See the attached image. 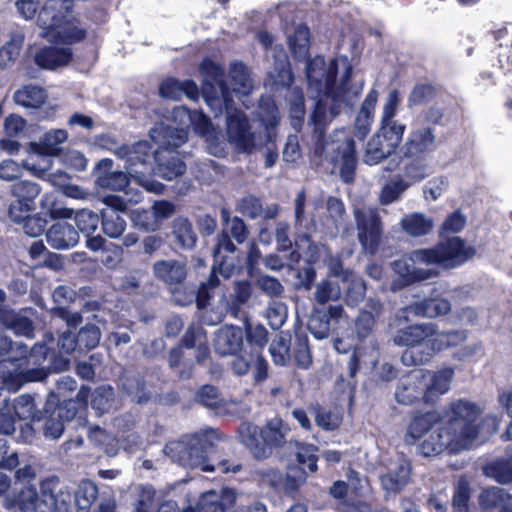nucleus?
<instances>
[{
  "instance_id": "nucleus-1",
  "label": "nucleus",
  "mask_w": 512,
  "mask_h": 512,
  "mask_svg": "<svg viewBox=\"0 0 512 512\" xmlns=\"http://www.w3.org/2000/svg\"><path fill=\"white\" fill-rule=\"evenodd\" d=\"M481 414L482 410L475 402L465 399L452 401L444 410L440 431L431 432L421 442V454L434 456L445 449L459 453L470 449L477 441H484L496 432L498 419L487 415L479 422Z\"/></svg>"
},
{
  "instance_id": "nucleus-2",
  "label": "nucleus",
  "mask_w": 512,
  "mask_h": 512,
  "mask_svg": "<svg viewBox=\"0 0 512 512\" xmlns=\"http://www.w3.org/2000/svg\"><path fill=\"white\" fill-rule=\"evenodd\" d=\"M352 67L344 57L330 59L316 56L306 62L308 91L315 98L312 120L319 128L353 104L360 89L349 86Z\"/></svg>"
},
{
  "instance_id": "nucleus-3",
  "label": "nucleus",
  "mask_w": 512,
  "mask_h": 512,
  "mask_svg": "<svg viewBox=\"0 0 512 512\" xmlns=\"http://www.w3.org/2000/svg\"><path fill=\"white\" fill-rule=\"evenodd\" d=\"M223 107L226 111L225 134L221 132L223 136L221 147L223 150L225 141L239 153H252L272 141L274 137L273 128L278 125L280 120L274 103L269 102L266 111L261 113L263 126L259 128H254L250 124L243 111L232 108L231 102H224Z\"/></svg>"
},
{
  "instance_id": "nucleus-4",
  "label": "nucleus",
  "mask_w": 512,
  "mask_h": 512,
  "mask_svg": "<svg viewBox=\"0 0 512 512\" xmlns=\"http://www.w3.org/2000/svg\"><path fill=\"white\" fill-rule=\"evenodd\" d=\"M73 0H47L39 12V36L54 44L71 45L84 39L85 31L69 15Z\"/></svg>"
},
{
  "instance_id": "nucleus-5",
  "label": "nucleus",
  "mask_w": 512,
  "mask_h": 512,
  "mask_svg": "<svg viewBox=\"0 0 512 512\" xmlns=\"http://www.w3.org/2000/svg\"><path fill=\"white\" fill-rule=\"evenodd\" d=\"M149 135L158 147L154 150L156 174L168 181L182 175L185 164L175 149L186 142L187 132L182 129L170 130L163 124H156L150 129Z\"/></svg>"
},
{
  "instance_id": "nucleus-6",
  "label": "nucleus",
  "mask_w": 512,
  "mask_h": 512,
  "mask_svg": "<svg viewBox=\"0 0 512 512\" xmlns=\"http://www.w3.org/2000/svg\"><path fill=\"white\" fill-rule=\"evenodd\" d=\"M289 432V425L279 417L268 420L262 427L244 422L238 429L240 442L256 459H266L272 448L283 446Z\"/></svg>"
},
{
  "instance_id": "nucleus-7",
  "label": "nucleus",
  "mask_w": 512,
  "mask_h": 512,
  "mask_svg": "<svg viewBox=\"0 0 512 512\" xmlns=\"http://www.w3.org/2000/svg\"><path fill=\"white\" fill-rule=\"evenodd\" d=\"M215 432L213 430L206 431L204 435L196 434L189 442V447L183 441H175L167 444L164 453L172 460L188 465L190 467H200L204 472H212L218 470L221 473L239 471L240 466H229L228 462L220 461L216 466L206 464L205 452L212 445L211 439Z\"/></svg>"
},
{
  "instance_id": "nucleus-8",
  "label": "nucleus",
  "mask_w": 512,
  "mask_h": 512,
  "mask_svg": "<svg viewBox=\"0 0 512 512\" xmlns=\"http://www.w3.org/2000/svg\"><path fill=\"white\" fill-rule=\"evenodd\" d=\"M315 153L325 156L338 167L345 182L352 180L357 165V154L354 139L345 130L335 131L328 137L319 132Z\"/></svg>"
},
{
  "instance_id": "nucleus-9",
  "label": "nucleus",
  "mask_w": 512,
  "mask_h": 512,
  "mask_svg": "<svg viewBox=\"0 0 512 512\" xmlns=\"http://www.w3.org/2000/svg\"><path fill=\"white\" fill-rule=\"evenodd\" d=\"M247 338L245 355L233 358L231 369L237 375L253 373L255 381L260 382L267 378V362L262 356V350L268 342V331L262 326H247L244 331Z\"/></svg>"
},
{
  "instance_id": "nucleus-10",
  "label": "nucleus",
  "mask_w": 512,
  "mask_h": 512,
  "mask_svg": "<svg viewBox=\"0 0 512 512\" xmlns=\"http://www.w3.org/2000/svg\"><path fill=\"white\" fill-rule=\"evenodd\" d=\"M172 117L180 126L178 129H182L185 132L186 130L183 127L190 124L193 130L207 142L209 152L214 156H221L223 152L221 147V143L223 142L221 131L215 128L210 119L201 111H191L185 106H178L173 109ZM162 124L170 130L176 129L164 123Z\"/></svg>"
},
{
  "instance_id": "nucleus-11",
  "label": "nucleus",
  "mask_w": 512,
  "mask_h": 512,
  "mask_svg": "<svg viewBox=\"0 0 512 512\" xmlns=\"http://www.w3.org/2000/svg\"><path fill=\"white\" fill-rule=\"evenodd\" d=\"M200 73L203 76V95L207 105L215 112V116L222 112L224 102H232V92L223 81V70L214 62L205 59L200 64Z\"/></svg>"
},
{
  "instance_id": "nucleus-12",
  "label": "nucleus",
  "mask_w": 512,
  "mask_h": 512,
  "mask_svg": "<svg viewBox=\"0 0 512 512\" xmlns=\"http://www.w3.org/2000/svg\"><path fill=\"white\" fill-rule=\"evenodd\" d=\"M357 238L365 252L374 254L381 243L382 225L377 208L358 206L354 208Z\"/></svg>"
},
{
  "instance_id": "nucleus-13",
  "label": "nucleus",
  "mask_w": 512,
  "mask_h": 512,
  "mask_svg": "<svg viewBox=\"0 0 512 512\" xmlns=\"http://www.w3.org/2000/svg\"><path fill=\"white\" fill-rule=\"evenodd\" d=\"M41 187L28 180L13 183L7 212L8 217L15 223H21L31 215L36 208V198L40 195Z\"/></svg>"
},
{
  "instance_id": "nucleus-14",
  "label": "nucleus",
  "mask_w": 512,
  "mask_h": 512,
  "mask_svg": "<svg viewBox=\"0 0 512 512\" xmlns=\"http://www.w3.org/2000/svg\"><path fill=\"white\" fill-rule=\"evenodd\" d=\"M426 250L431 264H438L444 268L458 266L475 254V249L466 244L460 237L445 239L435 247Z\"/></svg>"
},
{
  "instance_id": "nucleus-15",
  "label": "nucleus",
  "mask_w": 512,
  "mask_h": 512,
  "mask_svg": "<svg viewBox=\"0 0 512 512\" xmlns=\"http://www.w3.org/2000/svg\"><path fill=\"white\" fill-rule=\"evenodd\" d=\"M434 333V323H422L399 329L393 336V342L398 346H406L401 355V361L406 366L422 365V362L406 361V354L414 351L423 354L426 350L427 339Z\"/></svg>"
},
{
  "instance_id": "nucleus-16",
  "label": "nucleus",
  "mask_w": 512,
  "mask_h": 512,
  "mask_svg": "<svg viewBox=\"0 0 512 512\" xmlns=\"http://www.w3.org/2000/svg\"><path fill=\"white\" fill-rule=\"evenodd\" d=\"M417 264H431L426 249H419L404 255L402 258L393 262V270L397 273L404 285L411 284L416 281H424L430 279L435 274L432 271H422L418 269Z\"/></svg>"
},
{
  "instance_id": "nucleus-17",
  "label": "nucleus",
  "mask_w": 512,
  "mask_h": 512,
  "mask_svg": "<svg viewBox=\"0 0 512 512\" xmlns=\"http://www.w3.org/2000/svg\"><path fill=\"white\" fill-rule=\"evenodd\" d=\"M115 153L126 160V169L131 177L145 174L152 169V151L147 141H138L131 146L123 145Z\"/></svg>"
},
{
  "instance_id": "nucleus-18",
  "label": "nucleus",
  "mask_w": 512,
  "mask_h": 512,
  "mask_svg": "<svg viewBox=\"0 0 512 512\" xmlns=\"http://www.w3.org/2000/svg\"><path fill=\"white\" fill-rule=\"evenodd\" d=\"M417 371L420 377L425 403H434L449 391L454 377V370L452 368L445 367L438 371Z\"/></svg>"
},
{
  "instance_id": "nucleus-19",
  "label": "nucleus",
  "mask_w": 512,
  "mask_h": 512,
  "mask_svg": "<svg viewBox=\"0 0 512 512\" xmlns=\"http://www.w3.org/2000/svg\"><path fill=\"white\" fill-rule=\"evenodd\" d=\"M244 339L245 333L241 327L223 326L215 332L214 351L220 356H233L234 358L245 355Z\"/></svg>"
},
{
  "instance_id": "nucleus-20",
  "label": "nucleus",
  "mask_w": 512,
  "mask_h": 512,
  "mask_svg": "<svg viewBox=\"0 0 512 512\" xmlns=\"http://www.w3.org/2000/svg\"><path fill=\"white\" fill-rule=\"evenodd\" d=\"M436 144V135L431 127H419L410 131L401 147L403 157H427Z\"/></svg>"
},
{
  "instance_id": "nucleus-21",
  "label": "nucleus",
  "mask_w": 512,
  "mask_h": 512,
  "mask_svg": "<svg viewBox=\"0 0 512 512\" xmlns=\"http://www.w3.org/2000/svg\"><path fill=\"white\" fill-rule=\"evenodd\" d=\"M410 480V462L408 459L398 456L390 460L387 471L380 476V482L387 493L400 492Z\"/></svg>"
},
{
  "instance_id": "nucleus-22",
  "label": "nucleus",
  "mask_w": 512,
  "mask_h": 512,
  "mask_svg": "<svg viewBox=\"0 0 512 512\" xmlns=\"http://www.w3.org/2000/svg\"><path fill=\"white\" fill-rule=\"evenodd\" d=\"M94 183L102 189L122 191L129 184L126 173L114 170L113 161L108 158L101 159L93 170Z\"/></svg>"
},
{
  "instance_id": "nucleus-23",
  "label": "nucleus",
  "mask_w": 512,
  "mask_h": 512,
  "mask_svg": "<svg viewBox=\"0 0 512 512\" xmlns=\"http://www.w3.org/2000/svg\"><path fill=\"white\" fill-rule=\"evenodd\" d=\"M234 271L235 264L227 260H223L218 267L216 265L213 266L211 275L207 281L203 282L199 287L196 296V301L199 308H205L208 305V301L212 296V292L219 286L220 281L217 277V273L225 279H228L234 274Z\"/></svg>"
},
{
  "instance_id": "nucleus-24",
  "label": "nucleus",
  "mask_w": 512,
  "mask_h": 512,
  "mask_svg": "<svg viewBox=\"0 0 512 512\" xmlns=\"http://www.w3.org/2000/svg\"><path fill=\"white\" fill-rule=\"evenodd\" d=\"M48 244L54 249H68L74 247L79 241V234L71 224L57 222L46 233Z\"/></svg>"
},
{
  "instance_id": "nucleus-25",
  "label": "nucleus",
  "mask_w": 512,
  "mask_h": 512,
  "mask_svg": "<svg viewBox=\"0 0 512 512\" xmlns=\"http://www.w3.org/2000/svg\"><path fill=\"white\" fill-rule=\"evenodd\" d=\"M395 398L398 403L409 405L416 401L424 402V394L418 371L411 372L401 380L395 391Z\"/></svg>"
},
{
  "instance_id": "nucleus-26",
  "label": "nucleus",
  "mask_w": 512,
  "mask_h": 512,
  "mask_svg": "<svg viewBox=\"0 0 512 512\" xmlns=\"http://www.w3.org/2000/svg\"><path fill=\"white\" fill-rule=\"evenodd\" d=\"M377 100L378 92L372 89L361 105L355 120V136L359 140H363L370 132Z\"/></svg>"
},
{
  "instance_id": "nucleus-27",
  "label": "nucleus",
  "mask_w": 512,
  "mask_h": 512,
  "mask_svg": "<svg viewBox=\"0 0 512 512\" xmlns=\"http://www.w3.org/2000/svg\"><path fill=\"white\" fill-rule=\"evenodd\" d=\"M480 503L483 506L481 512H512V496L502 488L485 489L480 495Z\"/></svg>"
},
{
  "instance_id": "nucleus-28",
  "label": "nucleus",
  "mask_w": 512,
  "mask_h": 512,
  "mask_svg": "<svg viewBox=\"0 0 512 512\" xmlns=\"http://www.w3.org/2000/svg\"><path fill=\"white\" fill-rule=\"evenodd\" d=\"M72 59V50L69 47H47L34 56L36 64L44 69H56L67 65Z\"/></svg>"
},
{
  "instance_id": "nucleus-29",
  "label": "nucleus",
  "mask_w": 512,
  "mask_h": 512,
  "mask_svg": "<svg viewBox=\"0 0 512 512\" xmlns=\"http://www.w3.org/2000/svg\"><path fill=\"white\" fill-rule=\"evenodd\" d=\"M157 278L167 284L181 283L186 278V265L178 260H161L153 265Z\"/></svg>"
},
{
  "instance_id": "nucleus-30",
  "label": "nucleus",
  "mask_w": 512,
  "mask_h": 512,
  "mask_svg": "<svg viewBox=\"0 0 512 512\" xmlns=\"http://www.w3.org/2000/svg\"><path fill=\"white\" fill-rule=\"evenodd\" d=\"M39 506H44L41 512H71V494L60 492L54 495L50 483H43L41 486V501Z\"/></svg>"
},
{
  "instance_id": "nucleus-31",
  "label": "nucleus",
  "mask_w": 512,
  "mask_h": 512,
  "mask_svg": "<svg viewBox=\"0 0 512 512\" xmlns=\"http://www.w3.org/2000/svg\"><path fill=\"white\" fill-rule=\"evenodd\" d=\"M41 501V495L39 496L36 493V490L33 486L27 485L23 486L20 491L14 495L13 498L6 497L4 500V505L7 508H18L23 512H29L33 510H37L41 512L44 506H39Z\"/></svg>"
},
{
  "instance_id": "nucleus-32",
  "label": "nucleus",
  "mask_w": 512,
  "mask_h": 512,
  "mask_svg": "<svg viewBox=\"0 0 512 512\" xmlns=\"http://www.w3.org/2000/svg\"><path fill=\"white\" fill-rule=\"evenodd\" d=\"M448 349L444 331L440 332L436 324H434V333L427 339L426 350L423 354L410 351L406 354V361L408 362H422V365L427 363L435 353Z\"/></svg>"
},
{
  "instance_id": "nucleus-33",
  "label": "nucleus",
  "mask_w": 512,
  "mask_h": 512,
  "mask_svg": "<svg viewBox=\"0 0 512 512\" xmlns=\"http://www.w3.org/2000/svg\"><path fill=\"white\" fill-rule=\"evenodd\" d=\"M159 92L161 97L177 100L182 95H185L189 99H197L199 90L197 85L192 81L180 82L176 79H167L160 85Z\"/></svg>"
},
{
  "instance_id": "nucleus-34",
  "label": "nucleus",
  "mask_w": 512,
  "mask_h": 512,
  "mask_svg": "<svg viewBox=\"0 0 512 512\" xmlns=\"http://www.w3.org/2000/svg\"><path fill=\"white\" fill-rule=\"evenodd\" d=\"M407 160L400 175L408 185H413L427 178L432 169L427 157H403Z\"/></svg>"
},
{
  "instance_id": "nucleus-35",
  "label": "nucleus",
  "mask_w": 512,
  "mask_h": 512,
  "mask_svg": "<svg viewBox=\"0 0 512 512\" xmlns=\"http://www.w3.org/2000/svg\"><path fill=\"white\" fill-rule=\"evenodd\" d=\"M8 41L0 48V66L2 68L12 66L18 59L25 33L22 29H14L9 32Z\"/></svg>"
},
{
  "instance_id": "nucleus-36",
  "label": "nucleus",
  "mask_w": 512,
  "mask_h": 512,
  "mask_svg": "<svg viewBox=\"0 0 512 512\" xmlns=\"http://www.w3.org/2000/svg\"><path fill=\"white\" fill-rule=\"evenodd\" d=\"M438 419V415L434 412L415 415L408 424L405 442L414 444L430 431Z\"/></svg>"
},
{
  "instance_id": "nucleus-37",
  "label": "nucleus",
  "mask_w": 512,
  "mask_h": 512,
  "mask_svg": "<svg viewBox=\"0 0 512 512\" xmlns=\"http://www.w3.org/2000/svg\"><path fill=\"white\" fill-rule=\"evenodd\" d=\"M400 224L403 231L411 237L425 236L429 234L434 227V221L431 217L418 212L405 215L401 219Z\"/></svg>"
},
{
  "instance_id": "nucleus-38",
  "label": "nucleus",
  "mask_w": 512,
  "mask_h": 512,
  "mask_svg": "<svg viewBox=\"0 0 512 512\" xmlns=\"http://www.w3.org/2000/svg\"><path fill=\"white\" fill-rule=\"evenodd\" d=\"M0 322L7 329L12 330L16 335L33 337L34 327L32 322L25 316L12 310H0Z\"/></svg>"
},
{
  "instance_id": "nucleus-39",
  "label": "nucleus",
  "mask_w": 512,
  "mask_h": 512,
  "mask_svg": "<svg viewBox=\"0 0 512 512\" xmlns=\"http://www.w3.org/2000/svg\"><path fill=\"white\" fill-rule=\"evenodd\" d=\"M415 316L436 318L446 315L451 310V303L445 298H426L413 304Z\"/></svg>"
},
{
  "instance_id": "nucleus-40",
  "label": "nucleus",
  "mask_w": 512,
  "mask_h": 512,
  "mask_svg": "<svg viewBox=\"0 0 512 512\" xmlns=\"http://www.w3.org/2000/svg\"><path fill=\"white\" fill-rule=\"evenodd\" d=\"M172 234L182 248L192 249L196 245L197 235L192 223L185 217L178 216L173 220Z\"/></svg>"
},
{
  "instance_id": "nucleus-41",
  "label": "nucleus",
  "mask_w": 512,
  "mask_h": 512,
  "mask_svg": "<svg viewBox=\"0 0 512 512\" xmlns=\"http://www.w3.org/2000/svg\"><path fill=\"white\" fill-rule=\"evenodd\" d=\"M309 411L313 415L316 425L325 431H334L342 423V416L337 410L326 409L314 404L309 406Z\"/></svg>"
},
{
  "instance_id": "nucleus-42",
  "label": "nucleus",
  "mask_w": 512,
  "mask_h": 512,
  "mask_svg": "<svg viewBox=\"0 0 512 512\" xmlns=\"http://www.w3.org/2000/svg\"><path fill=\"white\" fill-rule=\"evenodd\" d=\"M47 98L43 88L34 85H27L14 93V101L26 108H39Z\"/></svg>"
},
{
  "instance_id": "nucleus-43",
  "label": "nucleus",
  "mask_w": 512,
  "mask_h": 512,
  "mask_svg": "<svg viewBox=\"0 0 512 512\" xmlns=\"http://www.w3.org/2000/svg\"><path fill=\"white\" fill-rule=\"evenodd\" d=\"M394 152L395 151L375 133L366 145L363 161L368 165H375Z\"/></svg>"
},
{
  "instance_id": "nucleus-44",
  "label": "nucleus",
  "mask_w": 512,
  "mask_h": 512,
  "mask_svg": "<svg viewBox=\"0 0 512 512\" xmlns=\"http://www.w3.org/2000/svg\"><path fill=\"white\" fill-rule=\"evenodd\" d=\"M68 138L65 130L56 129L46 132L39 142L35 144L37 151L49 156H55L60 152V145L63 144Z\"/></svg>"
},
{
  "instance_id": "nucleus-45",
  "label": "nucleus",
  "mask_w": 512,
  "mask_h": 512,
  "mask_svg": "<svg viewBox=\"0 0 512 512\" xmlns=\"http://www.w3.org/2000/svg\"><path fill=\"white\" fill-rule=\"evenodd\" d=\"M76 414V403L74 401H69L66 403V407H61L58 410L57 417L58 418H50L45 423V434L46 436H50L54 439L59 438L64 431V424L61 419L65 418L70 420L74 418Z\"/></svg>"
},
{
  "instance_id": "nucleus-46",
  "label": "nucleus",
  "mask_w": 512,
  "mask_h": 512,
  "mask_svg": "<svg viewBox=\"0 0 512 512\" xmlns=\"http://www.w3.org/2000/svg\"><path fill=\"white\" fill-rule=\"evenodd\" d=\"M251 294L252 288L248 281H236L231 295L232 300L225 304V311L237 317L241 307L249 301Z\"/></svg>"
},
{
  "instance_id": "nucleus-47",
  "label": "nucleus",
  "mask_w": 512,
  "mask_h": 512,
  "mask_svg": "<svg viewBox=\"0 0 512 512\" xmlns=\"http://www.w3.org/2000/svg\"><path fill=\"white\" fill-rule=\"evenodd\" d=\"M232 92L240 95H248L253 90V81L250 78L247 67L242 63H234L230 69Z\"/></svg>"
},
{
  "instance_id": "nucleus-48",
  "label": "nucleus",
  "mask_w": 512,
  "mask_h": 512,
  "mask_svg": "<svg viewBox=\"0 0 512 512\" xmlns=\"http://www.w3.org/2000/svg\"><path fill=\"white\" fill-rule=\"evenodd\" d=\"M102 230L109 238H119L126 229V221L113 210H102Z\"/></svg>"
},
{
  "instance_id": "nucleus-49",
  "label": "nucleus",
  "mask_w": 512,
  "mask_h": 512,
  "mask_svg": "<svg viewBox=\"0 0 512 512\" xmlns=\"http://www.w3.org/2000/svg\"><path fill=\"white\" fill-rule=\"evenodd\" d=\"M405 128L404 124L397 121L380 122V128L376 133L395 151L403 139Z\"/></svg>"
},
{
  "instance_id": "nucleus-50",
  "label": "nucleus",
  "mask_w": 512,
  "mask_h": 512,
  "mask_svg": "<svg viewBox=\"0 0 512 512\" xmlns=\"http://www.w3.org/2000/svg\"><path fill=\"white\" fill-rule=\"evenodd\" d=\"M345 289V302L347 305L355 306L363 300L366 292L365 283L355 274L349 275L341 281Z\"/></svg>"
},
{
  "instance_id": "nucleus-51",
  "label": "nucleus",
  "mask_w": 512,
  "mask_h": 512,
  "mask_svg": "<svg viewBox=\"0 0 512 512\" xmlns=\"http://www.w3.org/2000/svg\"><path fill=\"white\" fill-rule=\"evenodd\" d=\"M292 54L297 59H305L309 50V30L306 26L299 25L295 28L293 36L288 37Z\"/></svg>"
},
{
  "instance_id": "nucleus-52",
  "label": "nucleus",
  "mask_w": 512,
  "mask_h": 512,
  "mask_svg": "<svg viewBox=\"0 0 512 512\" xmlns=\"http://www.w3.org/2000/svg\"><path fill=\"white\" fill-rule=\"evenodd\" d=\"M275 68L270 72L273 83L277 86H288L293 81V75L290 69V63L287 55L280 52L275 56Z\"/></svg>"
},
{
  "instance_id": "nucleus-53",
  "label": "nucleus",
  "mask_w": 512,
  "mask_h": 512,
  "mask_svg": "<svg viewBox=\"0 0 512 512\" xmlns=\"http://www.w3.org/2000/svg\"><path fill=\"white\" fill-rule=\"evenodd\" d=\"M44 373L39 370H29L26 372L15 371L3 376V385L11 391L18 390L24 383L38 381L43 379Z\"/></svg>"
},
{
  "instance_id": "nucleus-54",
  "label": "nucleus",
  "mask_w": 512,
  "mask_h": 512,
  "mask_svg": "<svg viewBox=\"0 0 512 512\" xmlns=\"http://www.w3.org/2000/svg\"><path fill=\"white\" fill-rule=\"evenodd\" d=\"M341 287L337 282L325 279L315 286L314 299L317 303L324 305L329 301H336L341 296Z\"/></svg>"
},
{
  "instance_id": "nucleus-55",
  "label": "nucleus",
  "mask_w": 512,
  "mask_h": 512,
  "mask_svg": "<svg viewBox=\"0 0 512 512\" xmlns=\"http://www.w3.org/2000/svg\"><path fill=\"white\" fill-rule=\"evenodd\" d=\"M130 219L133 224L146 232H154L160 229V224L151 209L137 208L130 212Z\"/></svg>"
},
{
  "instance_id": "nucleus-56",
  "label": "nucleus",
  "mask_w": 512,
  "mask_h": 512,
  "mask_svg": "<svg viewBox=\"0 0 512 512\" xmlns=\"http://www.w3.org/2000/svg\"><path fill=\"white\" fill-rule=\"evenodd\" d=\"M98 489L90 480L82 481L75 491V503L80 510H87L96 500Z\"/></svg>"
},
{
  "instance_id": "nucleus-57",
  "label": "nucleus",
  "mask_w": 512,
  "mask_h": 512,
  "mask_svg": "<svg viewBox=\"0 0 512 512\" xmlns=\"http://www.w3.org/2000/svg\"><path fill=\"white\" fill-rule=\"evenodd\" d=\"M15 415L22 420H35L39 419L38 411L34 404V400L30 395H20L14 400L13 406H11Z\"/></svg>"
},
{
  "instance_id": "nucleus-58",
  "label": "nucleus",
  "mask_w": 512,
  "mask_h": 512,
  "mask_svg": "<svg viewBox=\"0 0 512 512\" xmlns=\"http://www.w3.org/2000/svg\"><path fill=\"white\" fill-rule=\"evenodd\" d=\"M316 452L317 447L312 444L295 442V455L298 462L307 466V469L311 473H314L317 470L318 457Z\"/></svg>"
},
{
  "instance_id": "nucleus-59",
  "label": "nucleus",
  "mask_w": 512,
  "mask_h": 512,
  "mask_svg": "<svg viewBox=\"0 0 512 512\" xmlns=\"http://www.w3.org/2000/svg\"><path fill=\"white\" fill-rule=\"evenodd\" d=\"M40 207L52 219H69L74 215L72 209L58 206L53 194L46 193L41 197Z\"/></svg>"
},
{
  "instance_id": "nucleus-60",
  "label": "nucleus",
  "mask_w": 512,
  "mask_h": 512,
  "mask_svg": "<svg viewBox=\"0 0 512 512\" xmlns=\"http://www.w3.org/2000/svg\"><path fill=\"white\" fill-rule=\"evenodd\" d=\"M409 187L410 185L401 176H398L383 187L380 194L381 203L387 205L398 200Z\"/></svg>"
},
{
  "instance_id": "nucleus-61",
  "label": "nucleus",
  "mask_w": 512,
  "mask_h": 512,
  "mask_svg": "<svg viewBox=\"0 0 512 512\" xmlns=\"http://www.w3.org/2000/svg\"><path fill=\"white\" fill-rule=\"evenodd\" d=\"M308 329L317 339L327 338L330 333V322L327 319V314H322V311L315 310L309 318Z\"/></svg>"
},
{
  "instance_id": "nucleus-62",
  "label": "nucleus",
  "mask_w": 512,
  "mask_h": 512,
  "mask_svg": "<svg viewBox=\"0 0 512 512\" xmlns=\"http://www.w3.org/2000/svg\"><path fill=\"white\" fill-rule=\"evenodd\" d=\"M74 217L76 226L80 232L86 235H90L97 230L99 217L93 211L88 209H81L75 213Z\"/></svg>"
},
{
  "instance_id": "nucleus-63",
  "label": "nucleus",
  "mask_w": 512,
  "mask_h": 512,
  "mask_svg": "<svg viewBox=\"0 0 512 512\" xmlns=\"http://www.w3.org/2000/svg\"><path fill=\"white\" fill-rule=\"evenodd\" d=\"M269 353L276 365H286L290 360L287 340L283 336L274 338L269 346Z\"/></svg>"
},
{
  "instance_id": "nucleus-64",
  "label": "nucleus",
  "mask_w": 512,
  "mask_h": 512,
  "mask_svg": "<svg viewBox=\"0 0 512 512\" xmlns=\"http://www.w3.org/2000/svg\"><path fill=\"white\" fill-rule=\"evenodd\" d=\"M486 474L497 482L507 484L512 482V460L497 461L486 468Z\"/></svg>"
}]
</instances>
